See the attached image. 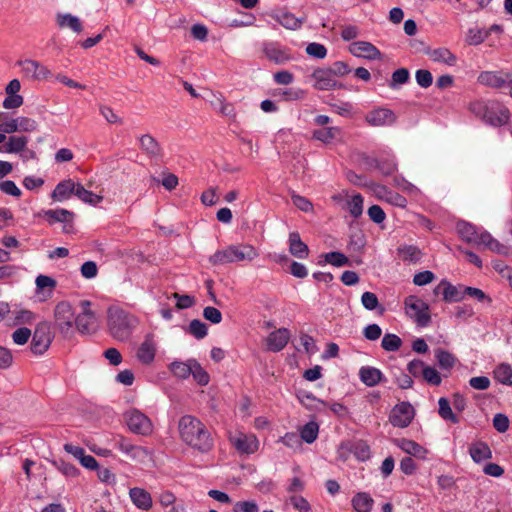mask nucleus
I'll return each instance as SVG.
<instances>
[{"label": "nucleus", "instance_id": "nucleus-1", "mask_svg": "<svg viewBox=\"0 0 512 512\" xmlns=\"http://www.w3.org/2000/svg\"><path fill=\"white\" fill-rule=\"evenodd\" d=\"M178 431L181 440L194 450L207 453L213 447V439L209 430L192 415H184L180 418Z\"/></svg>", "mask_w": 512, "mask_h": 512}, {"label": "nucleus", "instance_id": "nucleus-2", "mask_svg": "<svg viewBox=\"0 0 512 512\" xmlns=\"http://www.w3.org/2000/svg\"><path fill=\"white\" fill-rule=\"evenodd\" d=\"M468 110L484 124L492 127L506 125L511 117L508 107L498 100H475L469 103Z\"/></svg>", "mask_w": 512, "mask_h": 512}, {"label": "nucleus", "instance_id": "nucleus-3", "mask_svg": "<svg viewBox=\"0 0 512 512\" xmlns=\"http://www.w3.org/2000/svg\"><path fill=\"white\" fill-rule=\"evenodd\" d=\"M107 325L110 335L118 341H126L137 325V319L124 309L111 306L107 311Z\"/></svg>", "mask_w": 512, "mask_h": 512}, {"label": "nucleus", "instance_id": "nucleus-4", "mask_svg": "<svg viewBox=\"0 0 512 512\" xmlns=\"http://www.w3.org/2000/svg\"><path fill=\"white\" fill-rule=\"evenodd\" d=\"M259 256L257 249L250 244L229 245L222 250H217L209 257L213 265H225L234 262L253 261Z\"/></svg>", "mask_w": 512, "mask_h": 512}, {"label": "nucleus", "instance_id": "nucleus-5", "mask_svg": "<svg viewBox=\"0 0 512 512\" xmlns=\"http://www.w3.org/2000/svg\"><path fill=\"white\" fill-rule=\"evenodd\" d=\"M404 310L419 327H427L431 322L429 305L418 296H407L404 300Z\"/></svg>", "mask_w": 512, "mask_h": 512}, {"label": "nucleus", "instance_id": "nucleus-6", "mask_svg": "<svg viewBox=\"0 0 512 512\" xmlns=\"http://www.w3.org/2000/svg\"><path fill=\"white\" fill-rule=\"evenodd\" d=\"M76 316L70 303L60 302L55 307V325L64 337L73 334Z\"/></svg>", "mask_w": 512, "mask_h": 512}, {"label": "nucleus", "instance_id": "nucleus-7", "mask_svg": "<svg viewBox=\"0 0 512 512\" xmlns=\"http://www.w3.org/2000/svg\"><path fill=\"white\" fill-rule=\"evenodd\" d=\"M125 422L133 433L149 435L153 430L151 420L141 411L131 409L124 414Z\"/></svg>", "mask_w": 512, "mask_h": 512}, {"label": "nucleus", "instance_id": "nucleus-8", "mask_svg": "<svg viewBox=\"0 0 512 512\" xmlns=\"http://www.w3.org/2000/svg\"><path fill=\"white\" fill-rule=\"evenodd\" d=\"M52 335L50 325L41 322L37 325L31 341V350L36 355H42L51 345Z\"/></svg>", "mask_w": 512, "mask_h": 512}, {"label": "nucleus", "instance_id": "nucleus-9", "mask_svg": "<svg viewBox=\"0 0 512 512\" xmlns=\"http://www.w3.org/2000/svg\"><path fill=\"white\" fill-rule=\"evenodd\" d=\"M414 416V407L409 402H401L391 410L389 421L394 427L405 428L410 425Z\"/></svg>", "mask_w": 512, "mask_h": 512}, {"label": "nucleus", "instance_id": "nucleus-10", "mask_svg": "<svg viewBox=\"0 0 512 512\" xmlns=\"http://www.w3.org/2000/svg\"><path fill=\"white\" fill-rule=\"evenodd\" d=\"M262 51L268 60L276 64H284L293 60L290 49L281 45L279 42H263Z\"/></svg>", "mask_w": 512, "mask_h": 512}, {"label": "nucleus", "instance_id": "nucleus-11", "mask_svg": "<svg viewBox=\"0 0 512 512\" xmlns=\"http://www.w3.org/2000/svg\"><path fill=\"white\" fill-rule=\"evenodd\" d=\"M233 447L241 454H253L259 449V440L254 434L236 432L230 436Z\"/></svg>", "mask_w": 512, "mask_h": 512}, {"label": "nucleus", "instance_id": "nucleus-12", "mask_svg": "<svg viewBox=\"0 0 512 512\" xmlns=\"http://www.w3.org/2000/svg\"><path fill=\"white\" fill-rule=\"evenodd\" d=\"M311 78L314 81L313 87L317 90H332L341 86L338 85L337 79L334 78L329 68L315 69L311 74Z\"/></svg>", "mask_w": 512, "mask_h": 512}, {"label": "nucleus", "instance_id": "nucleus-13", "mask_svg": "<svg viewBox=\"0 0 512 512\" xmlns=\"http://www.w3.org/2000/svg\"><path fill=\"white\" fill-rule=\"evenodd\" d=\"M475 240L474 245L478 247H483L501 255H507L509 253V247L507 245L499 242L489 232L481 228Z\"/></svg>", "mask_w": 512, "mask_h": 512}, {"label": "nucleus", "instance_id": "nucleus-14", "mask_svg": "<svg viewBox=\"0 0 512 512\" xmlns=\"http://www.w3.org/2000/svg\"><path fill=\"white\" fill-rule=\"evenodd\" d=\"M22 73L25 77L33 80H43L50 75V71L46 66L38 61L26 59L18 62Z\"/></svg>", "mask_w": 512, "mask_h": 512}, {"label": "nucleus", "instance_id": "nucleus-15", "mask_svg": "<svg viewBox=\"0 0 512 512\" xmlns=\"http://www.w3.org/2000/svg\"><path fill=\"white\" fill-rule=\"evenodd\" d=\"M349 51L358 58L377 60L381 58V52L372 43L367 41H356L350 44Z\"/></svg>", "mask_w": 512, "mask_h": 512}, {"label": "nucleus", "instance_id": "nucleus-16", "mask_svg": "<svg viewBox=\"0 0 512 512\" xmlns=\"http://www.w3.org/2000/svg\"><path fill=\"white\" fill-rule=\"evenodd\" d=\"M365 120L371 126H389L396 121V116L390 109L377 108L368 112Z\"/></svg>", "mask_w": 512, "mask_h": 512}, {"label": "nucleus", "instance_id": "nucleus-17", "mask_svg": "<svg viewBox=\"0 0 512 512\" xmlns=\"http://www.w3.org/2000/svg\"><path fill=\"white\" fill-rule=\"evenodd\" d=\"M156 350L157 346L153 336L148 335L137 349L136 358L140 363L150 365L155 359Z\"/></svg>", "mask_w": 512, "mask_h": 512}, {"label": "nucleus", "instance_id": "nucleus-18", "mask_svg": "<svg viewBox=\"0 0 512 512\" xmlns=\"http://www.w3.org/2000/svg\"><path fill=\"white\" fill-rule=\"evenodd\" d=\"M290 339V332L286 328H279L271 332L266 338V348L272 352L281 351Z\"/></svg>", "mask_w": 512, "mask_h": 512}, {"label": "nucleus", "instance_id": "nucleus-19", "mask_svg": "<svg viewBox=\"0 0 512 512\" xmlns=\"http://www.w3.org/2000/svg\"><path fill=\"white\" fill-rule=\"evenodd\" d=\"M434 292L436 294L441 293L443 299L447 302H458L463 300L465 296L464 289L461 290V288L452 285L446 280H442L435 288Z\"/></svg>", "mask_w": 512, "mask_h": 512}, {"label": "nucleus", "instance_id": "nucleus-20", "mask_svg": "<svg viewBox=\"0 0 512 512\" xmlns=\"http://www.w3.org/2000/svg\"><path fill=\"white\" fill-rule=\"evenodd\" d=\"M76 185L77 183L72 179L59 182L51 193L52 200L56 202L68 200L72 195H75Z\"/></svg>", "mask_w": 512, "mask_h": 512}, {"label": "nucleus", "instance_id": "nucleus-21", "mask_svg": "<svg viewBox=\"0 0 512 512\" xmlns=\"http://www.w3.org/2000/svg\"><path fill=\"white\" fill-rule=\"evenodd\" d=\"M477 81L479 84L491 87L502 88L506 86V74L498 71H483L479 74Z\"/></svg>", "mask_w": 512, "mask_h": 512}, {"label": "nucleus", "instance_id": "nucleus-22", "mask_svg": "<svg viewBox=\"0 0 512 512\" xmlns=\"http://www.w3.org/2000/svg\"><path fill=\"white\" fill-rule=\"evenodd\" d=\"M129 496L132 503L141 510L148 511L152 508V497L151 494L142 488H131L129 491Z\"/></svg>", "mask_w": 512, "mask_h": 512}, {"label": "nucleus", "instance_id": "nucleus-23", "mask_svg": "<svg viewBox=\"0 0 512 512\" xmlns=\"http://www.w3.org/2000/svg\"><path fill=\"white\" fill-rule=\"evenodd\" d=\"M394 443L403 452L420 459H425L428 453L426 448L410 439H396L394 440Z\"/></svg>", "mask_w": 512, "mask_h": 512}, {"label": "nucleus", "instance_id": "nucleus-24", "mask_svg": "<svg viewBox=\"0 0 512 512\" xmlns=\"http://www.w3.org/2000/svg\"><path fill=\"white\" fill-rule=\"evenodd\" d=\"M427 55L429 56L430 60L443 64L446 66H455L457 63V57L455 54H453L448 48L446 47H439L436 49L429 50L427 52Z\"/></svg>", "mask_w": 512, "mask_h": 512}, {"label": "nucleus", "instance_id": "nucleus-25", "mask_svg": "<svg viewBox=\"0 0 512 512\" xmlns=\"http://www.w3.org/2000/svg\"><path fill=\"white\" fill-rule=\"evenodd\" d=\"M300 403L308 410L313 412H324L328 407V404L314 396L310 392H301L297 395Z\"/></svg>", "mask_w": 512, "mask_h": 512}, {"label": "nucleus", "instance_id": "nucleus-26", "mask_svg": "<svg viewBox=\"0 0 512 512\" xmlns=\"http://www.w3.org/2000/svg\"><path fill=\"white\" fill-rule=\"evenodd\" d=\"M359 378L368 387H373L383 381V373L375 367L363 366L359 370Z\"/></svg>", "mask_w": 512, "mask_h": 512}, {"label": "nucleus", "instance_id": "nucleus-27", "mask_svg": "<svg viewBox=\"0 0 512 512\" xmlns=\"http://www.w3.org/2000/svg\"><path fill=\"white\" fill-rule=\"evenodd\" d=\"M289 252L299 259H305L309 255L308 246L301 240L298 232L289 234Z\"/></svg>", "mask_w": 512, "mask_h": 512}, {"label": "nucleus", "instance_id": "nucleus-28", "mask_svg": "<svg viewBox=\"0 0 512 512\" xmlns=\"http://www.w3.org/2000/svg\"><path fill=\"white\" fill-rule=\"evenodd\" d=\"M469 454L475 463H481L492 458V451L487 443L477 441L471 444Z\"/></svg>", "mask_w": 512, "mask_h": 512}, {"label": "nucleus", "instance_id": "nucleus-29", "mask_svg": "<svg viewBox=\"0 0 512 512\" xmlns=\"http://www.w3.org/2000/svg\"><path fill=\"white\" fill-rule=\"evenodd\" d=\"M140 149L149 157H157L161 154V147L157 140L150 134H144L139 137Z\"/></svg>", "mask_w": 512, "mask_h": 512}, {"label": "nucleus", "instance_id": "nucleus-30", "mask_svg": "<svg viewBox=\"0 0 512 512\" xmlns=\"http://www.w3.org/2000/svg\"><path fill=\"white\" fill-rule=\"evenodd\" d=\"M56 22L60 28H69L75 33H80L83 30L80 19L70 13L57 14Z\"/></svg>", "mask_w": 512, "mask_h": 512}, {"label": "nucleus", "instance_id": "nucleus-31", "mask_svg": "<svg viewBox=\"0 0 512 512\" xmlns=\"http://www.w3.org/2000/svg\"><path fill=\"white\" fill-rule=\"evenodd\" d=\"M351 504L356 512H370L373 508L374 500L368 493L358 492L352 497Z\"/></svg>", "mask_w": 512, "mask_h": 512}, {"label": "nucleus", "instance_id": "nucleus-32", "mask_svg": "<svg viewBox=\"0 0 512 512\" xmlns=\"http://www.w3.org/2000/svg\"><path fill=\"white\" fill-rule=\"evenodd\" d=\"M340 134L341 129L339 127H326L314 130L312 132V138L324 144H330L336 140Z\"/></svg>", "mask_w": 512, "mask_h": 512}, {"label": "nucleus", "instance_id": "nucleus-33", "mask_svg": "<svg viewBox=\"0 0 512 512\" xmlns=\"http://www.w3.org/2000/svg\"><path fill=\"white\" fill-rule=\"evenodd\" d=\"M193 363H195V359H188L187 361H174L169 365V370L175 377L180 379H187L191 375Z\"/></svg>", "mask_w": 512, "mask_h": 512}, {"label": "nucleus", "instance_id": "nucleus-34", "mask_svg": "<svg viewBox=\"0 0 512 512\" xmlns=\"http://www.w3.org/2000/svg\"><path fill=\"white\" fill-rule=\"evenodd\" d=\"M399 257L408 263H417L421 260L423 254L421 250L414 245H402L397 249Z\"/></svg>", "mask_w": 512, "mask_h": 512}, {"label": "nucleus", "instance_id": "nucleus-35", "mask_svg": "<svg viewBox=\"0 0 512 512\" xmlns=\"http://www.w3.org/2000/svg\"><path fill=\"white\" fill-rule=\"evenodd\" d=\"M43 215L50 224L55 222H71L74 216L71 211L63 208L45 210Z\"/></svg>", "mask_w": 512, "mask_h": 512}, {"label": "nucleus", "instance_id": "nucleus-36", "mask_svg": "<svg viewBox=\"0 0 512 512\" xmlns=\"http://www.w3.org/2000/svg\"><path fill=\"white\" fill-rule=\"evenodd\" d=\"M75 196L82 202L92 206L98 205L103 200V196L85 189L81 183H77L76 185Z\"/></svg>", "mask_w": 512, "mask_h": 512}, {"label": "nucleus", "instance_id": "nucleus-37", "mask_svg": "<svg viewBox=\"0 0 512 512\" xmlns=\"http://www.w3.org/2000/svg\"><path fill=\"white\" fill-rule=\"evenodd\" d=\"M456 228L458 234L464 241L474 244L480 228L465 221L458 222Z\"/></svg>", "mask_w": 512, "mask_h": 512}, {"label": "nucleus", "instance_id": "nucleus-38", "mask_svg": "<svg viewBox=\"0 0 512 512\" xmlns=\"http://www.w3.org/2000/svg\"><path fill=\"white\" fill-rule=\"evenodd\" d=\"M494 379L507 386L512 385V367L508 363H501L493 371Z\"/></svg>", "mask_w": 512, "mask_h": 512}, {"label": "nucleus", "instance_id": "nucleus-39", "mask_svg": "<svg viewBox=\"0 0 512 512\" xmlns=\"http://www.w3.org/2000/svg\"><path fill=\"white\" fill-rule=\"evenodd\" d=\"M351 449L352 454L358 461L364 462L371 457L370 446L364 440L351 441Z\"/></svg>", "mask_w": 512, "mask_h": 512}, {"label": "nucleus", "instance_id": "nucleus-40", "mask_svg": "<svg viewBox=\"0 0 512 512\" xmlns=\"http://www.w3.org/2000/svg\"><path fill=\"white\" fill-rule=\"evenodd\" d=\"M318 433L319 425L314 421H310L306 423L300 430V439L308 444H311L317 439Z\"/></svg>", "mask_w": 512, "mask_h": 512}, {"label": "nucleus", "instance_id": "nucleus-41", "mask_svg": "<svg viewBox=\"0 0 512 512\" xmlns=\"http://www.w3.org/2000/svg\"><path fill=\"white\" fill-rule=\"evenodd\" d=\"M28 142L27 136H10L6 142V152L19 153L26 148Z\"/></svg>", "mask_w": 512, "mask_h": 512}, {"label": "nucleus", "instance_id": "nucleus-42", "mask_svg": "<svg viewBox=\"0 0 512 512\" xmlns=\"http://www.w3.org/2000/svg\"><path fill=\"white\" fill-rule=\"evenodd\" d=\"M435 358L442 369L449 370L454 367L456 363V357L443 349L435 350Z\"/></svg>", "mask_w": 512, "mask_h": 512}, {"label": "nucleus", "instance_id": "nucleus-43", "mask_svg": "<svg viewBox=\"0 0 512 512\" xmlns=\"http://www.w3.org/2000/svg\"><path fill=\"white\" fill-rule=\"evenodd\" d=\"M276 20L284 28L290 30L299 29L303 23L302 19L297 18L292 13H282L281 15L277 16Z\"/></svg>", "mask_w": 512, "mask_h": 512}, {"label": "nucleus", "instance_id": "nucleus-44", "mask_svg": "<svg viewBox=\"0 0 512 512\" xmlns=\"http://www.w3.org/2000/svg\"><path fill=\"white\" fill-rule=\"evenodd\" d=\"M95 316H87V314H78L75 320L77 330L82 334H88L93 330Z\"/></svg>", "mask_w": 512, "mask_h": 512}, {"label": "nucleus", "instance_id": "nucleus-45", "mask_svg": "<svg viewBox=\"0 0 512 512\" xmlns=\"http://www.w3.org/2000/svg\"><path fill=\"white\" fill-rule=\"evenodd\" d=\"M52 464L59 472L68 478H75L79 475V470L75 465L62 459L53 461Z\"/></svg>", "mask_w": 512, "mask_h": 512}, {"label": "nucleus", "instance_id": "nucleus-46", "mask_svg": "<svg viewBox=\"0 0 512 512\" xmlns=\"http://www.w3.org/2000/svg\"><path fill=\"white\" fill-rule=\"evenodd\" d=\"M402 345V340L399 336L392 333H387L384 335L381 341V347L385 351L394 352L397 351Z\"/></svg>", "mask_w": 512, "mask_h": 512}, {"label": "nucleus", "instance_id": "nucleus-47", "mask_svg": "<svg viewBox=\"0 0 512 512\" xmlns=\"http://www.w3.org/2000/svg\"><path fill=\"white\" fill-rule=\"evenodd\" d=\"M192 371L191 375L193 376L194 380L197 382V384L201 386H206L210 381V376L207 373V371L200 365V363L195 360V363L192 364Z\"/></svg>", "mask_w": 512, "mask_h": 512}, {"label": "nucleus", "instance_id": "nucleus-48", "mask_svg": "<svg viewBox=\"0 0 512 512\" xmlns=\"http://www.w3.org/2000/svg\"><path fill=\"white\" fill-rule=\"evenodd\" d=\"M439 404V415L444 420H450L452 423H458L459 419L458 417L453 413L449 401L442 397L438 401Z\"/></svg>", "mask_w": 512, "mask_h": 512}, {"label": "nucleus", "instance_id": "nucleus-49", "mask_svg": "<svg viewBox=\"0 0 512 512\" xmlns=\"http://www.w3.org/2000/svg\"><path fill=\"white\" fill-rule=\"evenodd\" d=\"M363 202L364 199L361 194H355L351 197V199L348 201V209L350 214L354 218H358L362 215L363 212Z\"/></svg>", "mask_w": 512, "mask_h": 512}, {"label": "nucleus", "instance_id": "nucleus-50", "mask_svg": "<svg viewBox=\"0 0 512 512\" xmlns=\"http://www.w3.org/2000/svg\"><path fill=\"white\" fill-rule=\"evenodd\" d=\"M487 39V32L484 29L471 28L468 30L466 42L469 45H479Z\"/></svg>", "mask_w": 512, "mask_h": 512}, {"label": "nucleus", "instance_id": "nucleus-51", "mask_svg": "<svg viewBox=\"0 0 512 512\" xmlns=\"http://www.w3.org/2000/svg\"><path fill=\"white\" fill-rule=\"evenodd\" d=\"M217 101H219V112L229 118H234L236 116L235 108L233 104L227 102L222 94H214L213 95Z\"/></svg>", "mask_w": 512, "mask_h": 512}, {"label": "nucleus", "instance_id": "nucleus-52", "mask_svg": "<svg viewBox=\"0 0 512 512\" xmlns=\"http://www.w3.org/2000/svg\"><path fill=\"white\" fill-rule=\"evenodd\" d=\"M207 325L200 320H192L188 326V332L197 339H202L207 335Z\"/></svg>", "mask_w": 512, "mask_h": 512}, {"label": "nucleus", "instance_id": "nucleus-53", "mask_svg": "<svg viewBox=\"0 0 512 512\" xmlns=\"http://www.w3.org/2000/svg\"><path fill=\"white\" fill-rule=\"evenodd\" d=\"M292 507L299 512H312L310 503L300 495H292L289 498Z\"/></svg>", "mask_w": 512, "mask_h": 512}, {"label": "nucleus", "instance_id": "nucleus-54", "mask_svg": "<svg viewBox=\"0 0 512 512\" xmlns=\"http://www.w3.org/2000/svg\"><path fill=\"white\" fill-rule=\"evenodd\" d=\"M325 261L333 266L341 267L348 264V258L341 252H329L324 255Z\"/></svg>", "mask_w": 512, "mask_h": 512}, {"label": "nucleus", "instance_id": "nucleus-55", "mask_svg": "<svg viewBox=\"0 0 512 512\" xmlns=\"http://www.w3.org/2000/svg\"><path fill=\"white\" fill-rule=\"evenodd\" d=\"M464 293L472 298H475L479 302L486 303L488 305L492 303V298L479 288L464 287Z\"/></svg>", "mask_w": 512, "mask_h": 512}, {"label": "nucleus", "instance_id": "nucleus-56", "mask_svg": "<svg viewBox=\"0 0 512 512\" xmlns=\"http://www.w3.org/2000/svg\"><path fill=\"white\" fill-rule=\"evenodd\" d=\"M422 378L430 385L438 386L442 382L439 372L434 368L427 366L423 372Z\"/></svg>", "mask_w": 512, "mask_h": 512}, {"label": "nucleus", "instance_id": "nucleus-57", "mask_svg": "<svg viewBox=\"0 0 512 512\" xmlns=\"http://www.w3.org/2000/svg\"><path fill=\"white\" fill-rule=\"evenodd\" d=\"M306 53L311 57L324 59L327 55V49L323 44L313 42L307 45Z\"/></svg>", "mask_w": 512, "mask_h": 512}, {"label": "nucleus", "instance_id": "nucleus-58", "mask_svg": "<svg viewBox=\"0 0 512 512\" xmlns=\"http://www.w3.org/2000/svg\"><path fill=\"white\" fill-rule=\"evenodd\" d=\"M18 132H33L37 129V122L29 117H16Z\"/></svg>", "mask_w": 512, "mask_h": 512}, {"label": "nucleus", "instance_id": "nucleus-59", "mask_svg": "<svg viewBox=\"0 0 512 512\" xmlns=\"http://www.w3.org/2000/svg\"><path fill=\"white\" fill-rule=\"evenodd\" d=\"M34 314L26 309L14 311V325L30 324L34 321Z\"/></svg>", "mask_w": 512, "mask_h": 512}, {"label": "nucleus", "instance_id": "nucleus-60", "mask_svg": "<svg viewBox=\"0 0 512 512\" xmlns=\"http://www.w3.org/2000/svg\"><path fill=\"white\" fill-rule=\"evenodd\" d=\"M417 84L422 88H428L432 85L433 77L430 71L426 69H420L415 74Z\"/></svg>", "mask_w": 512, "mask_h": 512}, {"label": "nucleus", "instance_id": "nucleus-61", "mask_svg": "<svg viewBox=\"0 0 512 512\" xmlns=\"http://www.w3.org/2000/svg\"><path fill=\"white\" fill-rule=\"evenodd\" d=\"M233 512H259V506L254 500L238 501L233 506Z\"/></svg>", "mask_w": 512, "mask_h": 512}, {"label": "nucleus", "instance_id": "nucleus-62", "mask_svg": "<svg viewBox=\"0 0 512 512\" xmlns=\"http://www.w3.org/2000/svg\"><path fill=\"white\" fill-rule=\"evenodd\" d=\"M30 337L31 330L26 327L18 328L12 333V340L17 345L26 344Z\"/></svg>", "mask_w": 512, "mask_h": 512}, {"label": "nucleus", "instance_id": "nucleus-63", "mask_svg": "<svg viewBox=\"0 0 512 512\" xmlns=\"http://www.w3.org/2000/svg\"><path fill=\"white\" fill-rule=\"evenodd\" d=\"M361 303L369 311L375 310L379 305L378 297L372 292H364L361 296Z\"/></svg>", "mask_w": 512, "mask_h": 512}, {"label": "nucleus", "instance_id": "nucleus-64", "mask_svg": "<svg viewBox=\"0 0 512 512\" xmlns=\"http://www.w3.org/2000/svg\"><path fill=\"white\" fill-rule=\"evenodd\" d=\"M293 204L303 212H311L313 210V204L305 197L293 193L291 195Z\"/></svg>", "mask_w": 512, "mask_h": 512}]
</instances>
